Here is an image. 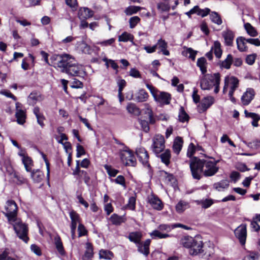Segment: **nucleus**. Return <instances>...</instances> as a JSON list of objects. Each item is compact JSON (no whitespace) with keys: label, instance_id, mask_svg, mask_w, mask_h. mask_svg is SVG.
Instances as JSON below:
<instances>
[{"label":"nucleus","instance_id":"nucleus-1","mask_svg":"<svg viewBox=\"0 0 260 260\" xmlns=\"http://www.w3.org/2000/svg\"><path fill=\"white\" fill-rule=\"evenodd\" d=\"M52 66L71 77L84 78L87 74L83 67L68 54L53 55L51 57Z\"/></svg>","mask_w":260,"mask_h":260},{"label":"nucleus","instance_id":"nucleus-2","mask_svg":"<svg viewBox=\"0 0 260 260\" xmlns=\"http://www.w3.org/2000/svg\"><path fill=\"white\" fill-rule=\"evenodd\" d=\"M182 245L189 249V253L192 256L204 252L203 243L199 237H185L182 240Z\"/></svg>","mask_w":260,"mask_h":260},{"label":"nucleus","instance_id":"nucleus-3","mask_svg":"<svg viewBox=\"0 0 260 260\" xmlns=\"http://www.w3.org/2000/svg\"><path fill=\"white\" fill-rule=\"evenodd\" d=\"M189 167L193 179L200 180L203 175L204 159L193 157L190 161Z\"/></svg>","mask_w":260,"mask_h":260},{"label":"nucleus","instance_id":"nucleus-4","mask_svg":"<svg viewBox=\"0 0 260 260\" xmlns=\"http://www.w3.org/2000/svg\"><path fill=\"white\" fill-rule=\"evenodd\" d=\"M9 222L13 225L18 238L25 243H27L29 240L28 237V230L27 225L17 218L15 221Z\"/></svg>","mask_w":260,"mask_h":260},{"label":"nucleus","instance_id":"nucleus-5","mask_svg":"<svg viewBox=\"0 0 260 260\" xmlns=\"http://www.w3.org/2000/svg\"><path fill=\"white\" fill-rule=\"evenodd\" d=\"M219 73L203 74L200 78V87L203 90H210L214 85V82H218Z\"/></svg>","mask_w":260,"mask_h":260},{"label":"nucleus","instance_id":"nucleus-6","mask_svg":"<svg viewBox=\"0 0 260 260\" xmlns=\"http://www.w3.org/2000/svg\"><path fill=\"white\" fill-rule=\"evenodd\" d=\"M119 155L121 161L125 166L135 167L137 164L136 159L133 152L127 146L119 151Z\"/></svg>","mask_w":260,"mask_h":260},{"label":"nucleus","instance_id":"nucleus-7","mask_svg":"<svg viewBox=\"0 0 260 260\" xmlns=\"http://www.w3.org/2000/svg\"><path fill=\"white\" fill-rule=\"evenodd\" d=\"M6 212L5 216L7 217L9 222H13L17 218L18 207L16 203L13 200H9L7 202L5 206Z\"/></svg>","mask_w":260,"mask_h":260},{"label":"nucleus","instance_id":"nucleus-8","mask_svg":"<svg viewBox=\"0 0 260 260\" xmlns=\"http://www.w3.org/2000/svg\"><path fill=\"white\" fill-rule=\"evenodd\" d=\"M153 143L151 148L156 155L162 152L165 148V140L163 136L156 135L153 138Z\"/></svg>","mask_w":260,"mask_h":260},{"label":"nucleus","instance_id":"nucleus-9","mask_svg":"<svg viewBox=\"0 0 260 260\" xmlns=\"http://www.w3.org/2000/svg\"><path fill=\"white\" fill-rule=\"evenodd\" d=\"M219 160L212 161L204 159L203 175L205 177H210L214 175L219 170L217 163Z\"/></svg>","mask_w":260,"mask_h":260},{"label":"nucleus","instance_id":"nucleus-10","mask_svg":"<svg viewBox=\"0 0 260 260\" xmlns=\"http://www.w3.org/2000/svg\"><path fill=\"white\" fill-rule=\"evenodd\" d=\"M70 217L71 220V236L73 239L76 237V229L77 223H80L81 219L79 215L75 211L72 210L69 213Z\"/></svg>","mask_w":260,"mask_h":260},{"label":"nucleus","instance_id":"nucleus-11","mask_svg":"<svg viewBox=\"0 0 260 260\" xmlns=\"http://www.w3.org/2000/svg\"><path fill=\"white\" fill-rule=\"evenodd\" d=\"M234 233L241 244L245 245L247 236L246 224H242L239 225L235 229Z\"/></svg>","mask_w":260,"mask_h":260},{"label":"nucleus","instance_id":"nucleus-12","mask_svg":"<svg viewBox=\"0 0 260 260\" xmlns=\"http://www.w3.org/2000/svg\"><path fill=\"white\" fill-rule=\"evenodd\" d=\"M136 153L139 161L142 165L144 167L149 168L150 167L148 161L149 155L145 149L143 147L137 148L136 150Z\"/></svg>","mask_w":260,"mask_h":260},{"label":"nucleus","instance_id":"nucleus-13","mask_svg":"<svg viewBox=\"0 0 260 260\" xmlns=\"http://www.w3.org/2000/svg\"><path fill=\"white\" fill-rule=\"evenodd\" d=\"M154 99L160 104L168 105L170 103L171 96L168 92L159 91Z\"/></svg>","mask_w":260,"mask_h":260},{"label":"nucleus","instance_id":"nucleus-14","mask_svg":"<svg viewBox=\"0 0 260 260\" xmlns=\"http://www.w3.org/2000/svg\"><path fill=\"white\" fill-rule=\"evenodd\" d=\"M214 98L212 96H207L204 98L199 106V112L202 113L206 111L214 103Z\"/></svg>","mask_w":260,"mask_h":260},{"label":"nucleus","instance_id":"nucleus-15","mask_svg":"<svg viewBox=\"0 0 260 260\" xmlns=\"http://www.w3.org/2000/svg\"><path fill=\"white\" fill-rule=\"evenodd\" d=\"M255 91L254 89L251 88H247L241 97L242 104L244 106L249 105L253 99Z\"/></svg>","mask_w":260,"mask_h":260},{"label":"nucleus","instance_id":"nucleus-16","mask_svg":"<svg viewBox=\"0 0 260 260\" xmlns=\"http://www.w3.org/2000/svg\"><path fill=\"white\" fill-rule=\"evenodd\" d=\"M224 82H225V86H229V84L231 85L229 91L230 94H234L235 91L238 87L239 80L234 76L230 77L226 76L224 78Z\"/></svg>","mask_w":260,"mask_h":260},{"label":"nucleus","instance_id":"nucleus-17","mask_svg":"<svg viewBox=\"0 0 260 260\" xmlns=\"http://www.w3.org/2000/svg\"><path fill=\"white\" fill-rule=\"evenodd\" d=\"M76 178V180H78L79 182H81L82 180H83L85 184L89 186L90 185V177L89 173L84 170H81L76 174L73 175Z\"/></svg>","mask_w":260,"mask_h":260},{"label":"nucleus","instance_id":"nucleus-18","mask_svg":"<svg viewBox=\"0 0 260 260\" xmlns=\"http://www.w3.org/2000/svg\"><path fill=\"white\" fill-rule=\"evenodd\" d=\"M151 241L150 239H147L142 243L141 242L138 245V251L143 254L145 256H147L149 254V246Z\"/></svg>","mask_w":260,"mask_h":260},{"label":"nucleus","instance_id":"nucleus-19","mask_svg":"<svg viewBox=\"0 0 260 260\" xmlns=\"http://www.w3.org/2000/svg\"><path fill=\"white\" fill-rule=\"evenodd\" d=\"M16 105V112L15 113V117L16 121L19 124L23 125L25 122L26 113L24 111L18 109V103H17Z\"/></svg>","mask_w":260,"mask_h":260},{"label":"nucleus","instance_id":"nucleus-20","mask_svg":"<svg viewBox=\"0 0 260 260\" xmlns=\"http://www.w3.org/2000/svg\"><path fill=\"white\" fill-rule=\"evenodd\" d=\"M94 12L87 8H80L78 11V16L80 19H87L93 16Z\"/></svg>","mask_w":260,"mask_h":260},{"label":"nucleus","instance_id":"nucleus-21","mask_svg":"<svg viewBox=\"0 0 260 260\" xmlns=\"http://www.w3.org/2000/svg\"><path fill=\"white\" fill-rule=\"evenodd\" d=\"M222 36L224 38L225 45L229 46H232L234 38L233 32L230 30H226L222 31Z\"/></svg>","mask_w":260,"mask_h":260},{"label":"nucleus","instance_id":"nucleus-22","mask_svg":"<svg viewBox=\"0 0 260 260\" xmlns=\"http://www.w3.org/2000/svg\"><path fill=\"white\" fill-rule=\"evenodd\" d=\"M149 203L152 207L157 210H160L162 209L163 206L161 201L157 197L151 196L149 198Z\"/></svg>","mask_w":260,"mask_h":260},{"label":"nucleus","instance_id":"nucleus-23","mask_svg":"<svg viewBox=\"0 0 260 260\" xmlns=\"http://www.w3.org/2000/svg\"><path fill=\"white\" fill-rule=\"evenodd\" d=\"M142 234L139 232H131L129 234L128 239L137 245L141 242Z\"/></svg>","mask_w":260,"mask_h":260},{"label":"nucleus","instance_id":"nucleus-24","mask_svg":"<svg viewBox=\"0 0 260 260\" xmlns=\"http://www.w3.org/2000/svg\"><path fill=\"white\" fill-rule=\"evenodd\" d=\"M93 247L90 243L87 242L86 244V251L82 257L83 260H91L93 257Z\"/></svg>","mask_w":260,"mask_h":260},{"label":"nucleus","instance_id":"nucleus-25","mask_svg":"<svg viewBox=\"0 0 260 260\" xmlns=\"http://www.w3.org/2000/svg\"><path fill=\"white\" fill-rule=\"evenodd\" d=\"M183 143V140L180 137H176L174 140L173 145V149L174 152L177 154H179L181 151Z\"/></svg>","mask_w":260,"mask_h":260},{"label":"nucleus","instance_id":"nucleus-26","mask_svg":"<svg viewBox=\"0 0 260 260\" xmlns=\"http://www.w3.org/2000/svg\"><path fill=\"white\" fill-rule=\"evenodd\" d=\"M34 114L35 115L38 123L42 127H43L44 124L43 121L45 119L43 115L40 112V109L38 107H35L33 110Z\"/></svg>","mask_w":260,"mask_h":260},{"label":"nucleus","instance_id":"nucleus-27","mask_svg":"<svg viewBox=\"0 0 260 260\" xmlns=\"http://www.w3.org/2000/svg\"><path fill=\"white\" fill-rule=\"evenodd\" d=\"M156 156L159 157L161 161L166 166H168L170 164L171 155L170 151L169 149L166 150L164 153L161 154H159Z\"/></svg>","mask_w":260,"mask_h":260},{"label":"nucleus","instance_id":"nucleus-28","mask_svg":"<svg viewBox=\"0 0 260 260\" xmlns=\"http://www.w3.org/2000/svg\"><path fill=\"white\" fill-rule=\"evenodd\" d=\"M244 113L246 117H250L253 119L252 125L254 127L258 126V121L260 120V116L255 113L248 112L247 110H245Z\"/></svg>","mask_w":260,"mask_h":260},{"label":"nucleus","instance_id":"nucleus-29","mask_svg":"<svg viewBox=\"0 0 260 260\" xmlns=\"http://www.w3.org/2000/svg\"><path fill=\"white\" fill-rule=\"evenodd\" d=\"M148 94L144 89L140 90L136 94L135 100L138 102H143L147 101Z\"/></svg>","mask_w":260,"mask_h":260},{"label":"nucleus","instance_id":"nucleus-30","mask_svg":"<svg viewBox=\"0 0 260 260\" xmlns=\"http://www.w3.org/2000/svg\"><path fill=\"white\" fill-rule=\"evenodd\" d=\"M54 244L58 252L61 255H64L65 251L63 247L62 243L61 241V239L58 235H57L54 237Z\"/></svg>","mask_w":260,"mask_h":260},{"label":"nucleus","instance_id":"nucleus-31","mask_svg":"<svg viewBox=\"0 0 260 260\" xmlns=\"http://www.w3.org/2000/svg\"><path fill=\"white\" fill-rule=\"evenodd\" d=\"M110 220L113 224L117 225H120L121 223L126 221V219L124 216H119L116 214L111 215Z\"/></svg>","mask_w":260,"mask_h":260},{"label":"nucleus","instance_id":"nucleus-32","mask_svg":"<svg viewBox=\"0 0 260 260\" xmlns=\"http://www.w3.org/2000/svg\"><path fill=\"white\" fill-rule=\"evenodd\" d=\"M245 41H246V39L243 37H239L236 40L237 48L241 52H244L247 50Z\"/></svg>","mask_w":260,"mask_h":260},{"label":"nucleus","instance_id":"nucleus-33","mask_svg":"<svg viewBox=\"0 0 260 260\" xmlns=\"http://www.w3.org/2000/svg\"><path fill=\"white\" fill-rule=\"evenodd\" d=\"M206 64L207 61L205 57H202L198 58L197 65L200 68L202 74H205L207 72Z\"/></svg>","mask_w":260,"mask_h":260},{"label":"nucleus","instance_id":"nucleus-34","mask_svg":"<svg viewBox=\"0 0 260 260\" xmlns=\"http://www.w3.org/2000/svg\"><path fill=\"white\" fill-rule=\"evenodd\" d=\"M40 94L37 92H31L27 98V102L30 105H34L40 100Z\"/></svg>","mask_w":260,"mask_h":260},{"label":"nucleus","instance_id":"nucleus-35","mask_svg":"<svg viewBox=\"0 0 260 260\" xmlns=\"http://www.w3.org/2000/svg\"><path fill=\"white\" fill-rule=\"evenodd\" d=\"M32 180L36 182H40L43 179V173L39 170H33L31 173Z\"/></svg>","mask_w":260,"mask_h":260},{"label":"nucleus","instance_id":"nucleus-36","mask_svg":"<svg viewBox=\"0 0 260 260\" xmlns=\"http://www.w3.org/2000/svg\"><path fill=\"white\" fill-rule=\"evenodd\" d=\"M212 50H214V53L217 58H220L222 55V50L221 49V44L218 41L214 43V46L212 47Z\"/></svg>","mask_w":260,"mask_h":260},{"label":"nucleus","instance_id":"nucleus-37","mask_svg":"<svg viewBox=\"0 0 260 260\" xmlns=\"http://www.w3.org/2000/svg\"><path fill=\"white\" fill-rule=\"evenodd\" d=\"M229 185V181L226 180H222L221 181L214 184V187L218 191H222L227 188Z\"/></svg>","mask_w":260,"mask_h":260},{"label":"nucleus","instance_id":"nucleus-38","mask_svg":"<svg viewBox=\"0 0 260 260\" xmlns=\"http://www.w3.org/2000/svg\"><path fill=\"white\" fill-rule=\"evenodd\" d=\"M126 109L128 113L138 115L140 114L139 109L134 103H128L126 106Z\"/></svg>","mask_w":260,"mask_h":260},{"label":"nucleus","instance_id":"nucleus-39","mask_svg":"<svg viewBox=\"0 0 260 260\" xmlns=\"http://www.w3.org/2000/svg\"><path fill=\"white\" fill-rule=\"evenodd\" d=\"M184 48L186 50L182 52V54L191 59L192 60H194L197 52L194 51L191 48L184 47Z\"/></svg>","mask_w":260,"mask_h":260},{"label":"nucleus","instance_id":"nucleus-40","mask_svg":"<svg viewBox=\"0 0 260 260\" xmlns=\"http://www.w3.org/2000/svg\"><path fill=\"white\" fill-rule=\"evenodd\" d=\"M134 40V36L129 33L124 32L118 37V41L119 42H126L127 41L133 42Z\"/></svg>","mask_w":260,"mask_h":260},{"label":"nucleus","instance_id":"nucleus-41","mask_svg":"<svg viewBox=\"0 0 260 260\" xmlns=\"http://www.w3.org/2000/svg\"><path fill=\"white\" fill-rule=\"evenodd\" d=\"M99 257L100 258L111 259L113 257V254L109 250L101 249L99 252Z\"/></svg>","mask_w":260,"mask_h":260},{"label":"nucleus","instance_id":"nucleus-42","mask_svg":"<svg viewBox=\"0 0 260 260\" xmlns=\"http://www.w3.org/2000/svg\"><path fill=\"white\" fill-rule=\"evenodd\" d=\"M141 9L139 6H131L125 9L124 13L126 15L130 16L137 13Z\"/></svg>","mask_w":260,"mask_h":260},{"label":"nucleus","instance_id":"nucleus-43","mask_svg":"<svg viewBox=\"0 0 260 260\" xmlns=\"http://www.w3.org/2000/svg\"><path fill=\"white\" fill-rule=\"evenodd\" d=\"M196 202L198 205H201L202 207L204 209L210 207L213 204V201L212 199H208L198 200Z\"/></svg>","mask_w":260,"mask_h":260},{"label":"nucleus","instance_id":"nucleus-44","mask_svg":"<svg viewBox=\"0 0 260 260\" xmlns=\"http://www.w3.org/2000/svg\"><path fill=\"white\" fill-rule=\"evenodd\" d=\"M22 162L27 172L31 171V167L32 166V161L31 158L28 156H23Z\"/></svg>","mask_w":260,"mask_h":260},{"label":"nucleus","instance_id":"nucleus-45","mask_svg":"<svg viewBox=\"0 0 260 260\" xmlns=\"http://www.w3.org/2000/svg\"><path fill=\"white\" fill-rule=\"evenodd\" d=\"M244 27L247 32L251 37H256L258 33L255 28L249 23H246L244 24Z\"/></svg>","mask_w":260,"mask_h":260},{"label":"nucleus","instance_id":"nucleus-46","mask_svg":"<svg viewBox=\"0 0 260 260\" xmlns=\"http://www.w3.org/2000/svg\"><path fill=\"white\" fill-rule=\"evenodd\" d=\"M233 61V56L231 54H228L226 58L223 60L220 64L221 67L229 69Z\"/></svg>","mask_w":260,"mask_h":260},{"label":"nucleus","instance_id":"nucleus-47","mask_svg":"<svg viewBox=\"0 0 260 260\" xmlns=\"http://www.w3.org/2000/svg\"><path fill=\"white\" fill-rule=\"evenodd\" d=\"M210 17L212 22L217 25H220L222 23L220 16L217 12H212L210 15Z\"/></svg>","mask_w":260,"mask_h":260},{"label":"nucleus","instance_id":"nucleus-48","mask_svg":"<svg viewBox=\"0 0 260 260\" xmlns=\"http://www.w3.org/2000/svg\"><path fill=\"white\" fill-rule=\"evenodd\" d=\"M178 117L179 120L182 122L187 121L189 119L188 114L185 112L182 107H181L180 108Z\"/></svg>","mask_w":260,"mask_h":260},{"label":"nucleus","instance_id":"nucleus-49","mask_svg":"<svg viewBox=\"0 0 260 260\" xmlns=\"http://www.w3.org/2000/svg\"><path fill=\"white\" fill-rule=\"evenodd\" d=\"M13 178L16 179L14 181L16 184L21 185L26 183V180L22 176L19 175L16 172H14L12 174Z\"/></svg>","mask_w":260,"mask_h":260},{"label":"nucleus","instance_id":"nucleus-50","mask_svg":"<svg viewBox=\"0 0 260 260\" xmlns=\"http://www.w3.org/2000/svg\"><path fill=\"white\" fill-rule=\"evenodd\" d=\"M188 208V204L184 201H181L176 205V209L177 212L182 213Z\"/></svg>","mask_w":260,"mask_h":260},{"label":"nucleus","instance_id":"nucleus-51","mask_svg":"<svg viewBox=\"0 0 260 260\" xmlns=\"http://www.w3.org/2000/svg\"><path fill=\"white\" fill-rule=\"evenodd\" d=\"M150 235L153 239H155V238L163 239V238H166L169 237V235L168 234H162L158 230L153 231L150 234Z\"/></svg>","mask_w":260,"mask_h":260},{"label":"nucleus","instance_id":"nucleus-52","mask_svg":"<svg viewBox=\"0 0 260 260\" xmlns=\"http://www.w3.org/2000/svg\"><path fill=\"white\" fill-rule=\"evenodd\" d=\"M105 169L107 171L108 175L111 177H115L117 174L118 173V171L112 168L110 166L105 165Z\"/></svg>","mask_w":260,"mask_h":260},{"label":"nucleus","instance_id":"nucleus-53","mask_svg":"<svg viewBox=\"0 0 260 260\" xmlns=\"http://www.w3.org/2000/svg\"><path fill=\"white\" fill-rule=\"evenodd\" d=\"M243 142L246 144L248 147L252 148V149H257L260 148V140H255L253 141L252 142L249 143H246V141H243Z\"/></svg>","mask_w":260,"mask_h":260},{"label":"nucleus","instance_id":"nucleus-54","mask_svg":"<svg viewBox=\"0 0 260 260\" xmlns=\"http://www.w3.org/2000/svg\"><path fill=\"white\" fill-rule=\"evenodd\" d=\"M9 250L5 249L0 255V260H16L15 258L9 256Z\"/></svg>","mask_w":260,"mask_h":260},{"label":"nucleus","instance_id":"nucleus-55","mask_svg":"<svg viewBox=\"0 0 260 260\" xmlns=\"http://www.w3.org/2000/svg\"><path fill=\"white\" fill-rule=\"evenodd\" d=\"M71 87L72 88H82L83 87V83L79 80L74 78L73 81L71 82Z\"/></svg>","mask_w":260,"mask_h":260},{"label":"nucleus","instance_id":"nucleus-56","mask_svg":"<svg viewBox=\"0 0 260 260\" xmlns=\"http://www.w3.org/2000/svg\"><path fill=\"white\" fill-rule=\"evenodd\" d=\"M210 12L209 8H205L204 9H201L199 7L198 9L196 10V13L198 15L201 16L202 17H205L208 15Z\"/></svg>","mask_w":260,"mask_h":260},{"label":"nucleus","instance_id":"nucleus-57","mask_svg":"<svg viewBox=\"0 0 260 260\" xmlns=\"http://www.w3.org/2000/svg\"><path fill=\"white\" fill-rule=\"evenodd\" d=\"M256 56L255 53L248 55L245 59L246 62L249 65H252L255 62Z\"/></svg>","mask_w":260,"mask_h":260},{"label":"nucleus","instance_id":"nucleus-58","mask_svg":"<svg viewBox=\"0 0 260 260\" xmlns=\"http://www.w3.org/2000/svg\"><path fill=\"white\" fill-rule=\"evenodd\" d=\"M66 4L69 6L72 10L75 11L77 9L78 3L77 0H65Z\"/></svg>","mask_w":260,"mask_h":260},{"label":"nucleus","instance_id":"nucleus-59","mask_svg":"<svg viewBox=\"0 0 260 260\" xmlns=\"http://www.w3.org/2000/svg\"><path fill=\"white\" fill-rule=\"evenodd\" d=\"M140 19L138 16L131 17L129 20V27L131 28H134L136 25L140 22Z\"/></svg>","mask_w":260,"mask_h":260},{"label":"nucleus","instance_id":"nucleus-60","mask_svg":"<svg viewBox=\"0 0 260 260\" xmlns=\"http://www.w3.org/2000/svg\"><path fill=\"white\" fill-rule=\"evenodd\" d=\"M78 231L79 237L85 236L87 233V231L85 229L84 225L81 223H79L78 225Z\"/></svg>","mask_w":260,"mask_h":260},{"label":"nucleus","instance_id":"nucleus-61","mask_svg":"<svg viewBox=\"0 0 260 260\" xmlns=\"http://www.w3.org/2000/svg\"><path fill=\"white\" fill-rule=\"evenodd\" d=\"M136 205V198L134 197H131L128 199V202L126 205L127 208L131 210H134L135 209Z\"/></svg>","mask_w":260,"mask_h":260},{"label":"nucleus","instance_id":"nucleus-62","mask_svg":"<svg viewBox=\"0 0 260 260\" xmlns=\"http://www.w3.org/2000/svg\"><path fill=\"white\" fill-rule=\"evenodd\" d=\"M115 40V39L111 38L105 41L98 42L96 44L102 46H108L112 45L114 43Z\"/></svg>","mask_w":260,"mask_h":260},{"label":"nucleus","instance_id":"nucleus-63","mask_svg":"<svg viewBox=\"0 0 260 260\" xmlns=\"http://www.w3.org/2000/svg\"><path fill=\"white\" fill-rule=\"evenodd\" d=\"M30 250L38 256H41L42 255L41 248L36 244H31L30 246Z\"/></svg>","mask_w":260,"mask_h":260},{"label":"nucleus","instance_id":"nucleus-64","mask_svg":"<svg viewBox=\"0 0 260 260\" xmlns=\"http://www.w3.org/2000/svg\"><path fill=\"white\" fill-rule=\"evenodd\" d=\"M157 9L161 11H168L170 10V6L164 3H158L157 5Z\"/></svg>","mask_w":260,"mask_h":260}]
</instances>
